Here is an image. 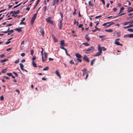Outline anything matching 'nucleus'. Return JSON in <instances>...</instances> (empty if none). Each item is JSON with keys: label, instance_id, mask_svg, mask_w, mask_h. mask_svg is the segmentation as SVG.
Instances as JSON below:
<instances>
[{"label": "nucleus", "instance_id": "58836bf2", "mask_svg": "<svg viewBox=\"0 0 133 133\" xmlns=\"http://www.w3.org/2000/svg\"><path fill=\"white\" fill-rule=\"evenodd\" d=\"M6 74L9 76H11L12 75V73H8Z\"/></svg>", "mask_w": 133, "mask_h": 133}, {"label": "nucleus", "instance_id": "9b49d317", "mask_svg": "<svg viewBox=\"0 0 133 133\" xmlns=\"http://www.w3.org/2000/svg\"><path fill=\"white\" fill-rule=\"evenodd\" d=\"M42 50L41 51V52L42 55V61H44V56H43V49L42 48H41Z\"/></svg>", "mask_w": 133, "mask_h": 133}, {"label": "nucleus", "instance_id": "09e8293b", "mask_svg": "<svg viewBox=\"0 0 133 133\" xmlns=\"http://www.w3.org/2000/svg\"><path fill=\"white\" fill-rule=\"evenodd\" d=\"M125 14V13H123V14H121L119 15V13H118V16H115V17H117L118 16H121L122 15H124Z\"/></svg>", "mask_w": 133, "mask_h": 133}, {"label": "nucleus", "instance_id": "412c9836", "mask_svg": "<svg viewBox=\"0 0 133 133\" xmlns=\"http://www.w3.org/2000/svg\"><path fill=\"white\" fill-rule=\"evenodd\" d=\"M19 65L20 66V68L22 70H24L23 67L24 65H23L21 63H20L19 64Z\"/></svg>", "mask_w": 133, "mask_h": 133}, {"label": "nucleus", "instance_id": "e2e57ef3", "mask_svg": "<svg viewBox=\"0 0 133 133\" xmlns=\"http://www.w3.org/2000/svg\"><path fill=\"white\" fill-rule=\"evenodd\" d=\"M5 69H4L2 70V73H5L6 72V71H5Z\"/></svg>", "mask_w": 133, "mask_h": 133}, {"label": "nucleus", "instance_id": "1a4fd4ad", "mask_svg": "<svg viewBox=\"0 0 133 133\" xmlns=\"http://www.w3.org/2000/svg\"><path fill=\"white\" fill-rule=\"evenodd\" d=\"M10 28H8V29L7 30V31H8V32L7 35H10L12 33H13L14 32V31L13 30H10L9 31Z\"/></svg>", "mask_w": 133, "mask_h": 133}, {"label": "nucleus", "instance_id": "4c0bfd02", "mask_svg": "<svg viewBox=\"0 0 133 133\" xmlns=\"http://www.w3.org/2000/svg\"><path fill=\"white\" fill-rule=\"evenodd\" d=\"M46 8H47V6H45L43 8V9L44 10V12H45L46 10Z\"/></svg>", "mask_w": 133, "mask_h": 133}, {"label": "nucleus", "instance_id": "e433bc0d", "mask_svg": "<svg viewBox=\"0 0 133 133\" xmlns=\"http://www.w3.org/2000/svg\"><path fill=\"white\" fill-rule=\"evenodd\" d=\"M0 99L1 101H3L4 100V97L3 96H2L0 97Z\"/></svg>", "mask_w": 133, "mask_h": 133}, {"label": "nucleus", "instance_id": "5fc2aeb1", "mask_svg": "<svg viewBox=\"0 0 133 133\" xmlns=\"http://www.w3.org/2000/svg\"><path fill=\"white\" fill-rule=\"evenodd\" d=\"M36 57L35 56H34L32 58V60L33 61H34V60L36 59Z\"/></svg>", "mask_w": 133, "mask_h": 133}, {"label": "nucleus", "instance_id": "f704fd0d", "mask_svg": "<svg viewBox=\"0 0 133 133\" xmlns=\"http://www.w3.org/2000/svg\"><path fill=\"white\" fill-rule=\"evenodd\" d=\"M53 38L55 42H57V40L55 37H53Z\"/></svg>", "mask_w": 133, "mask_h": 133}, {"label": "nucleus", "instance_id": "423d86ee", "mask_svg": "<svg viewBox=\"0 0 133 133\" xmlns=\"http://www.w3.org/2000/svg\"><path fill=\"white\" fill-rule=\"evenodd\" d=\"M39 32L41 33V35H42V36H44V29L43 28L41 27L40 28Z\"/></svg>", "mask_w": 133, "mask_h": 133}, {"label": "nucleus", "instance_id": "0eeeda50", "mask_svg": "<svg viewBox=\"0 0 133 133\" xmlns=\"http://www.w3.org/2000/svg\"><path fill=\"white\" fill-rule=\"evenodd\" d=\"M83 59L86 61L88 62H89L90 61L86 55H85L84 57H83Z\"/></svg>", "mask_w": 133, "mask_h": 133}, {"label": "nucleus", "instance_id": "a878e982", "mask_svg": "<svg viewBox=\"0 0 133 133\" xmlns=\"http://www.w3.org/2000/svg\"><path fill=\"white\" fill-rule=\"evenodd\" d=\"M32 64L35 67H37V66H36V64L35 63L34 61H32Z\"/></svg>", "mask_w": 133, "mask_h": 133}, {"label": "nucleus", "instance_id": "ddd939ff", "mask_svg": "<svg viewBox=\"0 0 133 133\" xmlns=\"http://www.w3.org/2000/svg\"><path fill=\"white\" fill-rule=\"evenodd\" d=\"M128 12H130L131 11H133V9L132 8L130 7H129L128 8Z\"/></svg>", "mask_w": 133, "mask_h": 133}, {"label": "nucleus", "instance_id": "bf43d9fd", "mask_svg": "<svg viewBox=\"0 0 133 133\" xmlns=\"http://www.w3.org/2000/svg\"><path fill=\"white\" fill-rule=\"evenodd\" d=\"M14 4H13L12 5H8L9 8H11L12 7V6H14Z\"/></svg>", "mask_w": 133, "mask_h": 133}, {"label": "nucleus", "instance_id": "7c9ffc66", "mask_svg": "<svg viewBox=\"0 0 133 133\" xmlns=\"http://www.w3.org/2000/svg\"><path fill=\"white\" fill-rule=\"evenodd\" d=\"M64 45H61L60 46V48L61 49H62L64 50H65L66 49H65L64 47Z\"/></svg>", "mask_w": 133, "mask_h": 133}, {"label": "nucleus", "instance_id": "393cba45", "mask_svg": "<svg viewBox=\"0 0 133 133\" xmlns=\"http://www.w3.org/2000/svg\"><path fill=\"white\" fill-rule=\"evenodd\" d=\"M129 23V22H125L122 23V24L124 25H127Z\"/></svg>", "mask_w": 133, "mask_h": 133}, {"label": "nucleus", "instance_id": "f03ea898", "mask_svg": "<svg viewBox=\"0 0 133 133\" xmlns=\"http://www.w3.org/2000/svg\"><path fill=\"white\" fill-rule=\"evenodd\" d=\"M114 23L113 22H108L104 23L102 25L103 26H106L105 28H107L110 26L111 25L113 24Z\"/></svg>", "mask_w": 133, "mask_h": 133}, {"label": "nucleus", "instance_id": "8fccbe9b", "mask_svg": "<svg viewBox=\"0 0 133 133\" xmlns=\"http://www.w3.org/2000/svg\"><path fill=\"white\" fill-rule=\"evenodd\" d=\"M34 53V50H31V54L32 55H33Z\"/></svg>", "mask_w": 133, "mask_h": 133}, {"label": "nucleus", "instance_id": "4be33fe9", "mask_svg": "<svg viewBox=\"0 0 133 133\" xmlns=\"http://www.w3.org/2000/svg\"><path fill=\"white\" fill-rule=\"evenodd\" d=\"M95 59H92V60H91V61L90 65H91L92 66L93 65L95 61Z\"/></svg>", "mask_w": 133, "mask_h": 133}, {"label": "nucleus", "instance_id": "79ce46f5", "mask_svg": "<svg viewBox=\"0 0 133 133\" xmlns=\"http://www.w3.org/2000/svg\"><path fill=\"white\" fill-rule=\"evenodd\" d=\"M124 37H129V34L125 35H124Z\"/></svg>", "mask_w": 133, "mask_h": 133}, {"label": "nucleus", "instance_id": "6e6d98bb", "mask_svg": "<svg viewBox=\"0 0 133 133\" xmlns=\"http://www.w3.org/2000/svg\"><path fill=\"white\" fill-rule=\"evenodd\" d=\"M102 16V15H99V16H96L95 17V18H99V17H101Z\"/></svg>", "mask_w": 133, "mask_h": 133}, {"label": "nucleus", "instance_id": "c03bdc74", "mask_svg": "<svg viewBox=\"0 0 133 133\" xmlns=\"http://www.w3.org/2000/svg\"><path fill=\"white\" fill-rule=\"evenodd\" d=\"M131 28L130 26V25L129 26H126L123 27V28L125 29H127V28Z\"/></svg>", "mask_w": 133, "mask_h": 133}, {"label": "nucleus", "instance_id": "052dcab7", "mask_svg": "<svg viewBox=\"0 0 133 133\" xmlns=\"http://www.w3.org/2000/svg\"><path fill=\"white\" fill-rule=\"evenodd\" d=\"M25 55V54L24 53H22L21 55V56H23V57Z\"/></svg>", "mask_w": 133, "mask_h": 133}, {"label": "nucleus", "instance_id": "7ed1b4c3", "mask_svg": "<svg viewBox=\"0 0 133 133\" xmlns=\"http://www.w3.org/2000/svg\"><path fill=\"white\" fill-rule=\"evenodd\" d=\"M75 55L77 57V59L78 61L80 62H82V60L81 59L82 57V56L78 53H76L75 54Z\"/></svg>", "mask_w": 133, "mask_h": 133}, {"label": "nucleus", "instance_id": "2eb2a0df", "mask_svg": "<svg viewBox=\"0 0 133 133\" xmlns=\"http://www.w3.org/2000/svg\"><path fill=\"white\" fill-rule=\"evenodd\" d=\"M114 43L117 45H120L121 46L123 45L122 44L120 43L119 42L115 41Z\"/></svg>", "mask_w": 133, "mask_h": 133}, {"label": "nucleus", "instance_id": "f8f14e48", "mask_svg": "<svg viewBox=\"0 0 133 133\" xmlns=\"http://www.w3.org/2000/svg\"><path fill=\"white\" fill-rule=\"evenodd\" d=\"M60 45H64V46H66L64 43V40H62L61 41Z\"/></svg>", "mask_w": 133, "mask_h": 133}, {"label": "nucleus", "instance_id": "13d9d810", "mask_svg": "<svg viewBox=\"0 0 133 133\" xmlns=\"http://www.w3.org/2000/svg\"><path fill=\"white\" fill-rule=\"evenodd\" d=\"M4 56V55L3 54H1L0 55V57L1 58H3V57Z\"/></svg>", "mask_w": 133, "mask_h": 133}, {"label": "nucleus", "instance_id": "aec40b11", "mask_svg": "<svg viewBox=\"0 0 133 133\" xmlns=\"http://www.w3.org/2000/svg\"><path fill=\"white\" fill-rule=\"evenodd\" d=\"M55 73L57 76L59 77L60 78L61 77V76L60 75L59 72L58 70H57L55 72Z\"/></svg>", "mask_w": 133, "mask_h": 133}, {"label": "nucleus", "instance_id": "774afa93", "mask_svg": "<svg viewBox=\"0 0 133 133\" xmlns=\"http://www.w3.org/2000/svg\"><path fill=\"white\" fill-rule=\"evenodd\" d=\"M42 80L44 81H46V79L44 77H42Z\"/></svg>", "mask_w": 133, "mask_h": 133}, {"label": "nucleus", "instance_id": "bb28decb", "mask_svg": "<svg viewBox=\"0 0 133 133\" xmlns=\"http://www.w3.org/2000/svg\"><path fill=\"white\" fill-rule=\"evenodd\" d=\"M8 61V59H2L1 60V63H3L4 62H6Z\"/></svg>", "mask_w": 133, "mask_h": 133}, {"label": "nucleus", "instance_id": "c85d7f7f", "mask_svg": "<svg viewBox=\"0 0 133 133\" xmlns=\"http://www.w3.org/2000/svg\"><path fill=\"white\" fill-rule=\"evenodd\" d=\"M82 44L84 45L85 46H88L89 45V44L87 42L83 43H82Z\"/></svg>", "mask_w": 133, "mask_h": 133}, {"label": "nucleus", "instance_id": "603ef678", "mask_svg": "<svg viewBox=\"0 0 133 133\" xmlns=\"http://www.w3.org/2000/svg\"><path fill=\"white\" fill-rule=\"evenodd\" d=\"M102 2L103 4L104 5H105V3L104 1V0H100Z\"/></svg>", "mask_w": 133, "mask_h": 133}, {"label": "nucleus", "instance_id": "473e14b6", "mask_svg": "<svg viewBox=\"0 0 133 133\" xmlns=\"http://www.w3.org/2000/svg\"><path fill=\"white\" fill-rule=\"evenodd\" d=\"M40 0H38L37 1L35 6L34 7V9L35 8V7L38 4V3L40 1Z\"/></svg>", "mask_w": 133, "mask_h": 133}, {"label": "nucleus", "instance_id": "5701e85b", "mask_svg": "<svg viewBox=\"0 0 133 133\" xmlns=\"http://www.w3.org/2000/svg\"><path fill=\"white\" fill-rule=\"evenodd\" d=\"M105 31L106 32H113V30L112 29H107L105 30Z\"/></svg>", "mask_w": 133, "mask_h": 133}, {"label": "nucleus", "instance_id": "a18cd8bd", "mask_svg": "<svg viewBox=\"0 0 133 133\" xmlns=\"http://www.w3.org/2000/svg\"><path fill=\"white\" fill-rule=\"evenodd\" d=\"M83 26V24H80L78 26V28H81L82 27V26Z\"/></svg>", "mask_w": 133, "mask_h": 133}, {"label": "nucleus", "instance_id": "0e129e2a", "mask_svg": "<svg viewBox=\"0 0 133 133\" xmlns=\"http://www.w3.org/2000/svg\"><path fill=\"white\" fill-rule=\"evenodd\" d=\"M117 10V9L116 8H114L113 9V10L114 11H116Z\"/></svg>", "mask_w": 133, "mask_h": 133}, {"label": "nucleus", "instance_id": "ea45409f", "mask_svg": "<svg viewBox=\"0 0 133 133\" xmlns=\"http://www.w3.org/2000/svg\"><path fill=\"white\" fill-rule=\"evenodd\" d=\"M25 24H26V23L25 22H23V21H21V22H20V23L19 24L20 25L24 24V25H25Z\"/></svg>", "mask_w": 133, "mask_h": 133}, {"label": "nucleus", "instance_id": "de8ad7c7", "mask_svg": "<svg viewBox=\"0 0 133 133\" xmlns=\"http://www.w3.org/2000/svg\"><path fill=\"white\" fill-rule=\"evenodd\" d=\"M69 63L70 64H74V62H73V60H71L69 62Z\"/></svg>", "mask_w": 133, "mask_h": 133}, {"label": "nucleus", "instance_id": "338daca9", "mask_svg": "<svg viewBox=\"0 0 133 133\" xmlns=\"http://www.w3.org/2000/svg\"><path fill=\"white\" fill-rule=\"evenodd\" d=\"M60 14L61 15V17H62V18L63 17V15L62 13L61 12H60Z\"/></svg>", "mask_w": 133, "mask_h": 133}, {"label": "nucleus", "instance_id": "680f3d73", "mask_svg": "<svg viewBox=\"0 0 133 133\" xmlns=\"http://www.w3.org/2000/svg\"><path fill=\"white\" fill-rule=\"evenodd\" d=\"M102 48L103 51H105L106 50V49L104 47H102Z\"/></svg>", "mask_w": 133, "mask_h": 133}, {"label": "nucleus", "instance_id": "39448f33", "mask_svg": "<svg viewBox=\"0 0 133 133\" xmlns=\"http://www.w3.org/2000/svg\"><path fill=\"white\" fill-rule=\"evenodd\" d=\"M45 19L47 22L49 23L52 24H53V22L51 19V17H49L47 18H46Z\"/></svg>", "mask_w": 133, "mask_h": 133}, {"label": "nucleus", "instance_id": "4468645a", "mask_svg": "<svg viewBox=\"0 0 133 133\" xmlns=\"http://www.w3.org/2000/svg\"><path fill=\"white\" fill-rule=\"evenodd\" d=\"M44 61H42V62H44L45 61L46 58L47 57V54L46 52H44Z\"/></svg>", "mask_w": 133, "mask_h": 133}, {"label": "nucleus", "instance_id": "9d476101", "mask_svg": "<svg viewBox=\"0 0 133 133\" xmlns=\"http://www.w3.org/2000/svg\"><path fill=\"white\" fill-rule=\"evenodd\" d=\"M85 38L88 41H90V38L88 34H86L85 36Z\"/></svg>", "mask_w": 133, "mask_h": 133}, {"label": "nucleus", "instance_id": "72a5a7b5", "mask_svg": "<svg viewBox=\"0 0 133 133\" xmlns=\"http://www.w3.org/2000/svg\"><path fill=\"white\" fill-rule=\"evenodd\" d=\"M48 69L49 67L48 66H46L43 69V71H46L48 70Z\"/></svg>", "mask_w": 133, "mask_h": 133}, {"label": "nucleus", "instance_id": "f257e3e1", "mask_svg": "<svg viewBox=\"0 0 133 133\" xmlns=\"http://www.w3.org/2000/svg\"><path fill=\"white\" fill-rule=\"evenodd\" d=\"M94 50V48L93 47L91 46L89 48H88L87 49L84 50V51H86L87 52H86V54H89L90 53L92 52Z\"/></svg>", "mask_w": 133, "mask_h": 133}, {"label": "nucleus", "instance_id": "a211bd4d", "mask_svg": "<svg viewBox=\"0 0 133 133\" xmlns=\"http://www.w3.org/2000/svg\"><path fill=\"white\" fill-rule=\"evenodd\" d=\"M98 50L99 51V52L102 53V49L99 45H98Z\"/></svg>", "mask_w": 133, "mask_h": 133}, {"label": "nucleus", "instance_id": "6e6552de", "mask_svg": "<svg viewBox=\"0 0 133 133\" xmlns=\"http://www.w3.org/2000/svg\"><path fill=\"white\" fill-rule=\"evenodd\" d=\"M63 19L60 20L59 21V23L58 25L59 27L60 30H61L62 28V20Z\"/></svg>", "mask_w": 133, "mask_h": 133}, {"label": "nucleus", "instance_id": "cd10ccee", "mask_svg": "<svg viewBox=\"0 0 133 133\" xmlns=\"http://www.w3.org/2000/svg\"><path fill=\"white\" fill-rule=\"evenodd\" d=\"M124 9V8L123 7H122L121 8H120V12L119 13V14L120 13L122 12L123 11V10Z\"/></svg>", "mask_w": 133, "mask_h": 133}, {"label": "nucleus", "instance_id": "6ab92c4d", "mask_svg": "<svg viewBox=\"0 0 133 133\" xmlns=\"http://www.w3.org/2000/svg\"><path fill=\"white\" fill-rule=\"evenodd\" d=\"M102 54V53H101L99 52H97L96 54H95L94 56H100Z\"/></svg>", "mask_w": 133, "mask_h": 133}, {"label": "nucleus", "instance_id": "3c124183", "mask_svg": "<svg viewBox=\"0 0 133 133\" xmlns=\"http://www.w3.org/2000/svg\"><path fill=\"white\" fill-rule=\"evenodd\" d=\"M129 38L133 37V34H129Z\"/></svg>", "mask_w": 133, "mask_h": 133}, {"label": "nucleus", "instance_id": "864d4df0", "mask_svg": "<svg viewBox=\"0 0 133 133\" xmlns=\"http://www.w3.org/2000/svg\"><path fill=\"white\" fill-rule=\"evenodd\" d=\"M117 35L118 37H119L120 36V33L119 32H118L117 33Z\"/></svg>", "mask_w": 133, "mask_h": 133}, {"label": "nucleus", "instance_id": "c756f323", "mask_svg": "<svg viewBox=\"0 0 133 133\" xmlns=\"http://www.w3.org/2000/svg\"><path fill=\"white\" fill-rule=\"evenodd\" d=\"M59 0H53V1L55 2L56 3V4L58 5V2H59Z\"/></svg>", "mask_w": 133, "mask_h": 133}, {"label": "nucleus", "instance_id": "c9c22d12", "mask_svg": "<svg viewBox=\"0 0 133 133\" xmlns=\"http://www.w3.org/2000/svg\"><path fill=\"white\" fill-rule=\"evenodd\" d=\"M88 4H89V5H90L92 6H93V5H92V2H91V1H89V2H88Z\"/></svg>", "mask_w": 133, "mask_h": 133}, {"label": "nucleus", "instance_id": "69168bd1", "mask_svg": "<svg viewBox=\"0 0 133 133\" xmlns=\"http://www.w3.org/2000/svg\"><path fill=\"white\" fill-rule=\"evenodd\" d=\"M128 22H129V23H130L131 24H132L133 23V20H132Z\"/></svg>", "mask_w": 133, "mask_h": 133}, {"label": "nucleus", "instance_id": "20e7f679", "mask_svg": "<svg viewBox=\"0 0 133 133\" xmlns=\"http://www.w3.org/2000/svg\"><path fill=\"white\" fill-rule=\"evenodd\" d=\"M41 7H40L38 9V10L37 11V13L36 14H34V16L32 17V18L31 21V23L32 25L33 24L34 22V21L36 19V18L37 16V12L39 10V9Z\"/></svg>", "mask_w": 133, "mask_h": 133}, {"label": "nucleus", "instance_id": "b1692460", "mask_svg": "<svg viewBox=\"0 0 133 133\" xmlns=\"http://www.w3.org/2000/svg\"><path fill=\"white\" fill-rule=\"evenodd\" d=\"M19 10H17L16 11H14L13 12V13L15 14H17L19 13Z\"/></svg>", "mask_w": 133, "mask_h": 133}, {"label": "nucleus", "instance_id": "f3484780", "mask_svg": "<svg viewBox=\"0 0 133 133\" xmlns=\"http://www.w3.org/2000/svg\"><path fill=\"white\" fill-rule=\"evenodd\" d=\"M22 28H16L15 29V30L17 31L18 32H20L22 31V30L21 29Z\"/></svg>", "mask_w": 133, "mask_h": 133}, {"label": "nucleus", "instance_id": "37998d69", "mask_svg": "<svg viewBox=\"0 0 133 133\" xmlns=\"http://www.w3.org/2000/svg\"><path fill=\"white\" fill-rule=\"evenodd\" d=\"M65 53H66V55L68 56H69V57H70L71 56L70 55H69L68 52H67V51L66 50V49L65 50Z\"/></svg>", "mask_w": 133, "mask_h": 133}, {"label": "nucleus", "instance_id": "a19ab883", "mask_svg": "<svg viewBox=\"0 0 133 133\" xmlns=\"http://www.w3.org/2000/svg\"><path fill=\"white\" fill-rule=\"evenodd\" d=\"M77 11V9H74V11L73 13V14L74 15H75L76 14V12Z\"/></svg>", "mask_w": 133, "mask_h": 133}, {"label": "nucleus", "instance_id": "4d7b16f0", "mask_svg": "<svg viewBox=\"0 0 133 133\" xmlns=\"http://www.w3.org/2000/svg\"><path fill=\"white\" fill-rule=\"evenodd\" d=\"M4 77V78H5V79H9V78H9V77H7V76H6H6H4V77Z\"/></svg>", "mask_w": 133, "mask_h": 133}, {"label": "nucleus", "instance_id": "49530a36", "mask_svg": "<svg viewBox=\"0 0 133 133\" xmlns=\"http://www.w3.org/2000/svg\"><path fill=\"white\" fill-rule=\"evenodd\" d=\"M19 62V59H18L15 61V64H17Z\"/></svg>", "mask_w": 133, "mask_h": 133}, {"label": "nucleus", "instance_id": "2f4dec72", "mask_svg": "<svg viewBox=\"0 0 133 133\" xmlns=\"http://www.w3.org/2000/svg\"><path fill=\"white\" fill-rule=\"evenodd\" d=\"M127 30L129 32H133V29L130 28L127 29Z\"/></svg>", "mask_w": 133, "mask_h": 133}, {"label": "nucleus", "instance_id": "dca6fc26", "mask_svg": "<svg viewBox=\"0 0 133 133\" xmlns=\"http://www.w3.org/2000/svg\"><path fill=\"white\" fill-rule=\"evenodd\" d=\"M95 29L94 30H93L92 31L93 32H95L96 31H97V30L99 31L100 30V29L98 28L96 26H95Z\"/></svg>", "mask_w": 133, "mask_h": 133}]
</instances>
